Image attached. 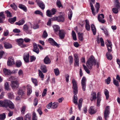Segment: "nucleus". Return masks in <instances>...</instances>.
Here are the masks:
<instances>
[{
  "instance_id": "1",
  "label": "nucleus",
  "mask_w": 120,
  "mask_h": 120,
  "mask_svg": "<svg viewBox=\"0 0 120 120\" xmlns=\"http://www.w3.org/2000/svg\"><path fill=\"white\" fill-rule=\"evenodd\" d=\"M106 45L108 52H107L106 56L107 59L109 60H111L112 58V56L110 53L112 51V44L111 42L108 40H107L106 43Z\"/></svg>"
},
{
  "instance_id": "2",
  "label": "nucleus",
  "mask_w": 120,
  "mask_h": 120,
  "mask_svg": "<svg viewBox=\"0 0 120 120\" xmlns=\"http://www.w3.org/2000/svg\"><path fill=\"white\" fill-rule=\"evenodd\" d=\"M86 65L90 69H92L93 65H96V62L95 58L92 56H91L86 62Z\"/></svg>"
},
{
  "instance_id": "3",
  "label": "nucleus",
  "mask_w": 120,
  "mask_h": 120,
  "mask_svg": "<svg viewBox=\"0 0 120 120\" xmlns=\"http://www.w3.org/2000/svg\"><path fill=\"white\" fill-rule=\"evenodd\" d=\"M32 25L31 23L29 22L24 24L23 26V30L26 33L29 34H31Z\"/></svg>"
},
{
  "instance_id": "4",
  "label": "nucleus",
  "mask_w": 120,
  "mask_h": 120,
  "mask_svg": "<svg viewBox=\"0 0 120 120\" xmlns=\"http://www.w3.org/2000/svg\"><path fill=\"white\" fill-rule=\"evenodd\" d=\"M72 83L73 85L72 88L73 90V92L77 93L78 91V86L77 81L74 79H72Z\"/></svg>"
},
{
  "instance_id": "5",
  "label": "nucleus",
  "mask_w": 120,
  "mask_h": 120,
  "mask_svg": "<svg viewBox=\"0 0 120 120\" xmlns=\"http://www.w3.org/2000/svg\"><path fill=\"white\" fill-rule=\"evenodd\" d=\"M110 107L109 106H106L104 112V117L106 120L109 117V115L110 113Z\"/></svg>"
},
{
  "instance_id": "6",
  "label": "nucleus",
  "mask_w": 120,
  "mask_h": 120,
  "mask_svg": "<svg viewBox=\"0 0 120 120\" xmlns=\"http://www.w3.org/2000/svg\"><path fill=\"white\" fill-rule=\"evenodd\" d=\"M86 79L85 77H83L81 80V84L82 90L83 91L86 90Z\"/></svg>"
},
{
  "instance_id": "7",
  "label": "nucleus",
  "mask_w": 120,
  "mask_h": 120,
  "mask_svg": "<svg viewBox=\"0 0 120 120\" xmlns=\"http://www.w3.org/2000/svg\"><path fill=\"white\" fill-rule=\"evenodd\" d=\"M11 85L12 89L14 90L18 88L19 86V83L17 80L11 81Z\"/></svg>"
},
{
  "instance_id": "8",
  "label": "nucleus",
  "mask_w": 120,
  "mask_h": 120,
  "mask_svg": "<svg viewBox=\"0 0 120 120\" xmlns=\"http://www.w3.org/2000/svg\"><path fill=\"white\" fill-rule=\"evenodd\" d=\"M56 11V9L54 8H52L50 11L48 10L46 12L47 15L49 17H51L52 15L55 14Z\"/></svg>"
},
{
  "instance_id": "9",
  "label": "nucleus",
  "mask_w": 120,
  "mask_h": 120,
  "mask_svg": "<svg viewBox=\"0 0 120 120\" xmlns=\"http://www.w3.org/2000/svg\"><path fill=\"white\" fill-rule=\"evenodd\" d=\"M9 100H4V101H0V106L7 108L8 107V103L9 102Z\"/></svg>"
},
{
  "instance_id": "10",
  "label": "nucleus",
  "mask_w": 120,
  "mask_h": 120,
  "mask_svg": "<svg viewBox=\"0 0 120 120\" xmlns=\"http://www.w3.org/2000/svg\"><path fill=\"white\" fill-rule=\"evenodd\" d=\"M16 41L18 43V45L22 48L25 47L26 45L23 44L24 41L22 38H19L17 39Z\"/></svg>"
},
{
  "instance_id": "11",
  "label": "nucleus",
  "mask_w": 120,
  "mask_h": 120,
  "mask_svg": "<svg viewBox=\"0 0 120 120\" xmlns=\"http://www.w3.org/2000/svg\"><path fill=\"white\" fill-rule=\"evenodd\" d=\"M104 18V16L103 14H101L99 15L98 16V21L102 23H104L105 21L103 19Z\"/></svg>"
},
{
  "instance_id": "12",
  "label": "nucleus",
  "mask_w": 120,
  "mask_h": 120,
  "mask_svg": "<svg viewBox=\"0 0 120 120\" xmlns=\"http://www.w3.org/2000/svg\"><path fill=\"white\" fill-rule=\"evenodd\" d=\"M48 41L52 45L55 46L58 48L60 47L59 45L52 38H49L48 39Z\"/></svg>"
},
{
  "instance_id": "13",
  "label": "nucleus",
  "mask_w": 120,
  "mask_h": 120,
  "mask_svg": "<svg viewBox=\"0 0 120 120\" xmlns=\"http://www.w3.org/2000/svg\"><path fill=\"white\" fill-rule=\"evenodd\" d=\"M66 33L65 31L63 30H61L59 31V35L61 39H63L65 37Z\"/></svg>"
},
{
  "instance_id": "14",
  "label": "nucleus",
  "mask_w": 120,
  "mask_h": 120,
  "mask_svg": "<svg viewBox=\"0 0 120 120\" xmlns=\"http://www.w3.org/2000/svg\"><path fill=\"white\" fill-rule=\"evenodd\" d=\"M101 95L100 93L98 92L97 94V106L99 107L100 106V102L101 101Z\"/></svg>"
},
{
  "instance_id": "15",
  "label": "nucleus",
  "mask_w": 120,
  "mask_h": 120,
  "mask_svg": "<svg viewBox=\"0 0 120 120\" xmlns=\"http://www.w3.org/2000/svg\"><path fill=\"white\" fill-rule=\"evenodd\" d=\"M14 61L13 58L11 57H9L7 62V64L8 66H11L14 64Z\"/></svg>"
},
{
  "instance_id": "16",
  "label": "nucleus",
  "mask_w": 120,
  "mask_h": 120,
  "mask_svg": "<svg viewBox=\"0 0 120 120\" xmlns=\"http://www.w3.org/2000/svg\"><path fill=\"white\" fill-rule=\"evenodd\" d=\"M33 47L34 48L33 49V51L37 54H38L39 52V49L36 43H33Z\"/></svg>"
},
{
  "instance_id": "17",
  "label": "nucleus",
  "mask_w": 120,
  "mask_h": 120,
  "mask_svg": "<svg viewBox=\"0 0 120 120\" xmlns=\"http://www.w3.org/2000/svg\"><path fill=\"white\" fill-rule=\"evenodd\" d=\"M29 55L28 53H24L23 55V59L24 61L26 63H28L29 62Z\"/></svg>"
},
{
  "instance_id": "18",
  "label": "nucleus",
  "mask_w": 120,
  "mask_h": 120,
  "mask_svg": "<svg viewBox=\"0 0 120 120\" xmlns=\"http://www.w3.org/2000/svg\"><path fill=\"white\" fill-rule=\"evenodd\" d=\"M88 112L90 114H92L95 113L96 111L93 106H91L89 109Z\"/></svg>"
},
{
  "instance_id": "19",
  "label": "nucleus",
  "mask_w": 120,
  "mask_h": 120,
  "mask_svg": "<svg viewBox=\"0 0 120 120\" xmlns=\"http://www.w3.org/2000/svg\"><path fill=\"white\" fill-rule=\"evenodd\" d=\"M4 47L6 49H10L12 47V46L10 43L8 42H5L4 43Z\"/></svg>"
},
{
  "instance_id": "20",
  "label": "nucleus",
  "mask_w": 120,
  "mask_h": 120,
  "mask_svg": "<svg viewBox=\"0 0 120 120\" xmlns=\"http://www.w3.org/2000/svg\"><path fill=\"white\" fill-rule=\"evenodd\" d=\"M75 93L74 92V95L73 97V101L74 103L76 105H77L78 104L77 101L78 98L77 96L76 95V94H78V91H77V93Z\"/></svg>"
},
{
  "instance_id": "21",
  "label": "nucleus",
  "mask_w": 120,
  "mask_h": 120,
  "mask_svg": "<svg viewBox=\"0 0 120 120\" xmlns=\"http://www.w3.org/2000/svg\"><path fill=\"white\" fill-rule=\"evenodd\" d=\"M44 62L45 64H48L50 63L51 61L48 56H47L44 58Z\"/></svg>"
},
{
  "instance_id": "22",
  "label": "nucleus",
  "mask_w": 120,
  "mask_h": 120,
  "mask_svg": "<svg viewBox=\"0 0 120 120\" xmlns=\"http://www.w3.org/2000/svg\"><path fill=\"white\" fill-rule=\"evenodd\" d=\"M3 71L4 74L6 75H10L12 73L10 70L6 68L4 69Z\"/></svg>"
},
{
  "instance_id": "23",
  "label": "nucleus",
  "mask_w": 120,
  "mask_h": 120,
  "mask_svg": "<svg viewBox=\"0 0 120 120\" xmlns=\"http://www.w3.org/2000/svg\"><path fill=\"white\" fill-rule=\"evenodd\" d=\"M38 6L41 9L43 10L45 8V5L43 2L41 1H38L37 3Z\"/></svg>"
},
{
  "instance_id": "24",
  "label": "nucleus",
  "mask_w": 120,
  "mask_h": 120,
  "mask_svg": "<svg viewBox=\"0 0 120 120\" xmlns=\"http://www.w3.org/2000/svg\"><path fill=\"white\" fill-rule=\"evenodd\" d=\"M27 94L28 95H30L32 92V87L30 85H28L27 86Z\"/></svg>"
},
{
  "instance_id": "25",
  "label": "nucleus",
  "mask_w": 120,
  "mask_h": 120,
  "mask_svg": "<svg viewBox=\"0 0 120 120\" xmlns=\"http://www.w3.org/2000/svg\"><path fill=\"white\" fill-rule=\"evenodd\" d=\"M100 41L101 43V46H104V44L103 39L102 38H101L100 39L98 38L97 39V41L98 43H100Z\"/></svg>"
},
{
  "instance_id": "26",
  "label": "nucleus",
  "mask_w": 120,
  "mask_h": 120,
  "mask_svg": "<svg viewBox=\"0 0 120 120\" xmlns=\"http://www.w3.org/2000/svg\"><path fill=\"white\" fill-rule=\"evenodd\" d=\"M85 27L87 31H89L90 30V28L89 24V21L87 19H86L85 20Z\"/></svg>"
},
{
  "instance_id": "27",
  "label": "nucleus",
  "mask_w": 120,
  "mask_h": 120,
  "mask_svg": "<svg viewBox=\"0 0 120 120\" xmlns=\"http://www.w3.org/2000/svg\"><path fill=\"white\" fill-rule=\"evenodd\" d=\"M5 18V17L4 14V12H0V23L2 22Z\"/></svg>"
},
{
  "instance_id": "28",
  "label": "nucleus",
  "mask_w": 120,
  "mask_h": 120,
  "mask_svg": "<svg viewBox=\"0 0 120 120\" xmlns=\"http://www.w3.org/2000/svg\"><path fill=\"white\" fill-rule=\"evenodd\" d=\"M18 7L19 8L22 9L24 11L26 12L27 11V8L25 5L22 4H20L19 5Z\"/></svg>"
},
{
  "instance_id": "29",
  "label": "nucleus",
  "mask_w": 120,
  "mask_h": 120,
  "mask_svg": "<svg viewBox=\"0 0 120 120\" xmlns=\"http://www.w3.org/2000/svg\"><path fill=\"white\" fill-rule=\"evenodd\" d=\"M25 22V21L22 19L19 21L18 22H16L15 23V24L16 25L20 26L23 25Z\"/></svg>"
},
{
  "instance_id": "30",
  "label": "nucleus",
  "mask_w": 120,
  "mask_h": 120,
  "mask_svg": "<svg viewBox=\"0 0 120 120\" xmlns=\"http://www.w3.org/2000/svg\"><path fill=\"white\" fill-rule=\"evenodd\" d=\"M41 69L44 73H45L47 71V68L45 65H42L41 66Z\"/></svg>"
},
{
  "instance_id": "31",
  "label": "nucleus",
  "mask_w": 120,
  "mask_h": 120,
  "mask_svg": "<svg viewBox=\"0 0 120 120\" xmlns=\"http://www.w3.org/2000/svg\"><path fill=\"white\" fill-rule=\"evenodd\" d=\"M92 97L90 98L91 101H93V100H95L96 98V94L95 92H92L91 94Z\"/></svg>"
},
{
  "instance_id": "32",
  "label": "nucleus",
  "mask_w": 120,
  "mask_h": 120,
  "mask_svg": "<svg viewBox=\"0 0 120 120\" xmlns=\"http://www.w3.org/2000/svg\"><path fill=\"white\" fill-rule=\"evenodd\" d=\"M91 28L93 34L94 35H95L96 33V30L94 25L93 24H92Z\"/></svg>"
},
{
  "instance_id": "33",
  "label": "nucleus",
  "mask_w": 120,
  "mask_h": 120,
  "mask_svg": "<svg viewBox=\"0 0 120 120\" xmlns=\"http://www.w3.org/2000/svg\"><path fill=\"white\" fill-rule=\"evenodd\" d=\"M9 102L8 103V107L11 109H13L15 107L14 104L10 100H9Z\"/></svg>"
},
{
  "instance_id": "34",
  "label": "nucleus",
  "mask_w": 120,
  "mask_h": 120,
  "mask_svg": "<svg viewBox=\"0 0 120 120\" xmlns=\"http://www.w3.org/2000/svg\"><path fill=\"white\" fill-rule=\"evenodd\" d=\"M59 105V103L58 102H55L52 103V108L55 109L58 107Z\"/></svg>"
},
{
  "instance_id": "35",
  "label": "nucleus",
  "mask_w": 120,
  "mask_h": 120,
  "mask_svg": "<svg viewBox=\"0 0 120 120\" xmlns=\"http://www.w3.org/2000/svg\"><path fill=\"white\" fill-rule=\"evenodd\" d=\"M53 28L54 31L55 32L60 30V27L58 25H54L53 26Z\"/></svg>"
},
{
  "instance_id": "36",
  "label": "nucleus",
  "mask_w": 120,
  "mask_h": 120,
  "mask_svg": "<svg viewBox=\"0 0 120 120\" xmlns=\"http://www.w3.org/2000/svg\"><path fill=\"white\" fill-rule=\"evenodd\" d=\"M16 20V17H14L13 18L9 19H8L9 22L11 24H13L15 21Z\"/></svg>"
},
{
  "instance_id": "37",
  "label": "nucleus",
  "mask_w": 120,
  "mask_h": 120,
  "mask_svg": "<svg viewBox=\"0 0 120 120\" xmlns=\"http://www.w3.org/2000/svg\"><path fill=\"white\" fill-rule=\"evenodd\" d=\"M31 115L30 114L28 113L25 116L24 120H31Z\"/></svg>"
},
{
  "instance_id": "38",
  "label": "nucleus",
  "mask_w": 120,
  "mask_h": 120,
  "mask_svg": "<svg viewBox=\"0 0 120 120\" xmlns=\"http://www.w3.org/2000/svg\"><path fill=\"white\" fill-rule=\"evenodd\" d=\"M64 21V18L63 16L60 15L58 16V22H63Z\"/></svg>"
},
{
  "instance_id": "39",
  "label": "nucleus",
  "mask_w": 120,
  "mask_h": 120,
  "mask_svg": "<svg viewBox=\"0 0 120 120\" xmlns=\"http://www.w3.org/2000/svg\"><path fill=\"white\" fill-rule=\"evenodd\" d=\"M38 71L39 76L41 78L42 80H43L44 76L43 74L42 73V72L39 69Z\"/></svg>"
},
{
  "instance_id": "40",
  "label": "nucleus",
  "mask_w": 120,
  "mask_h": 120,
  "mask_svg": "<svg viewBox=\"0 0 120 120\" xmlns=\"http://www.w3.org/2000/svg\"><path fill=\"white\" fill-rule=\"evenodd\" d=\"M38 117L35 112H33L32 120H37Z\"/></svg>"
},
{
  "instance_id": "41",
  "label": "nucleus",
  "mask_w": 120,
  "mask_h": 120,
  "mask_svg": "<svg viewBox=\"0 0 120 120\" xmlns=\"http://www.w3.org/2000/svg\"><path fill=\"white\" fill-rule=\"evenodd\" d=\"M31 80L32 82L35 85V86H37L38 85V82L37 79L35 78H32Z\"/></svg>"
},
{
  "instance_id": "42",
  "label": "nucleus",
  "mask_w": 120,
  "mask_h": 120,
  "mask_svg": "<svg viewBox=\"0 0 120 120\" xmlns=\"http://www.w3.org/2000/svg\"><path fill=\"white\" fill-rule=\"evenodd\" d=\"M90 4L91 7V9L92 11V14L94 15H95V14L94 11V7L93 6L92 3L91 2L90 3Z\"/></svg>"
},
{
  "instance_id": "43",
  "label": "nucleus",
  "mask_w": 120,
  "mask_h": 120,
  "mask_svg": "<svg viewBox=\"0 0 120 120\" xmlns=\"http://www.w3.org/2000/svg\"><path fill=\"white\" fill-rule=\"evenodd\" d=\"M8 95L9 98L10 99H13L14 98L12 92H11L8 93Z\"/></svg>"
},
{
  "instance_id": "44",
  "label": "nucleus",
  "mask_w": 120,
  "mask_h": 120,
  "mask_svg": "<svg viewBox=\"0 0 120 120\" xmlns=\"http://www.w3.org/2000/svg\"><path fill=\"white\" fill-rule=\"evenodd\" d=\"M78 38L79 40L80 41H82L84 39L83 37V34L82 33H79Z\"/></svg>"
},
{
  "instance_id": "45",
  "label": "nucleus",
  "mask_w": 120,
  "mask_h": 120,
  "mask_svg": "<svg viewBox=\"0 0 120 120\" xmlns=\"http://www.w3.org/2000/svg\"><path fill=\"white\" fill-rule=\"evenodd\" d=\"M105 94L106 96V99H108L109 97V91L106 89H105L104 91Z\"/></svg>"
},
{
  "instance_id": "46",
  "label": "nucleus",
  "mask_w": 120,
  "mask_h": 120,
  "mask_svg": "<svg viewBox=\"0 0 120 120\" xmlns=\"http://www.w3.org/2000/svg\"><path fill=\"white\" fill-rule=\"evenodd\" d=\"M116 7L118 9L120 8V3L119 2L118 0H116L115 1Z\"/></svg>"
},
{
  "instance_id": "47",
  "label": "nucleus",
  "mask_w": 120,
  "mask_h": 120,
  "mask_svg": "<svg viewBox=\"0 0 120 120\" xmlns=\"http://www.w3.org/2000/svg\"><path fill=\"white\" fill-rule=\"evenodd\" d=\"M71 35L73 40H76V34L75 32L73 30L72 31Z\"/></svg>"
},
{
  "instance_id": "48",
  "label": "nucleus",
  "mask_w": 120,
  "mask_h": 120,
  "mask_svg": "<svg viewBox=\"0 0 120 120\" xmlns=\"http://www.w3.org/2000/svg\"><path fill=\"white\" fill-rule=\"evenodd\" d=\"M54 71L56 76H58L60 74V72L58 68L54 69Z\"/></svg>"
},
{
  "instance_id": "49",
  "label": "nucleus",
  "mask_w": 120,
  "mask_h": 120,
  "mask_svg": "<svg viewBox=\"0 0 120 120\" xmlns=\"http://www.w3.org/2000/svg\"><path fill=\"white\" fill-rule=\"evenodd\" d=\"M5 89L8 91H9L10 89L9 88V85L8 83L6 82L5 84Z\"/></svg>"
},
{
  "instance_id": "50",
  "label": "nucleus",
  "mask_w": 120,
  "mask_h": 120,
  "mask_svg": "<svg viewBox=\"0 0 120 120\" xmlns=\"http://www.w3.org/2000/svg\"><path fill=\"white\" fill-rule=\"evenodd\" d=\"M5 117L6 115L4 113H3L0 115V120H4Z\"/></svg>"
},
{
  "instance_id": "51",
  "label": "nucleus",
  "mask_w": 120,
  "mask_h": 120,
  "mask_svg": "<svg viewBox=\"0 0 120 120\" xmlns=\"http://www.w3.org/2000/svg\"><path fill=\"white\" fill-rule=\"evenodd\" d=\"M48 36V34L45 30H44L43 32V34L42 35V37L44 38H46Z\"/></svg>"
},
{
  "instance_id": "52",
  "label": "nucleus",
  "mask_w": 120,
  "mask_h": 120,
  "mask_svg": "<svg viewBox=\"0 0 120 120\" xmlns=\"http://www.w3.org/2000/svg\"><path fill=\"white\" fill-rule=\"evenodd\" d=\"M83 66L84 69L87 73L88 74H89L90 73V71L89 69L87 68L86 67L84 64H83Z\"/></svg>"
},
{
  "instance_id": "53",
  "label": "nucleus",
  "mask_w": 120,
  "mask_h": 120,
  "mask_svg": "<svg viewBox=\"0 0 120 120\" xmlns=\"http://www.w3.org/2000/svg\"><path fill=\"white\" fill-rule=\"evenodd\" d=\"M18 94L19 95H21V96L22 97V98H23V96L25 94L23 91L20 90H19V91Z\"/></svg>"
},
{
  "instance_id": "54",
  "label": "nucleus",
  "mask_w": 120,
  "mask_h": 120,
  "mask_svg": "<svg viewBox=\"0 0 120 120\" xmlns=\"http://www.w3.org/2000/svg\"><path fill=\"white\" fill-rule=\"evenodd\" d=\"M72 15V11L71 10L69 11V12H68V17L70 20L71 19Z\"/></svg>"
},
{
  "instance_id": "55",
  "label": "nucleus",
  "mask_w": 120,
  "mask_h": 120,
  "mask_svg": "<svg viewBox=\"0 0 120 120\" xmlns=\"http://www.w3.org/2000/svg\"><path fill=\"white\" fill-rule=\"evenodd\" d=\"M95 7L96 8V12L97 13L99 11L100 8L99 4L98 3H96V4L95 5Z\"/></svg>"
},
{
  "instance_id": "56",
  "label": "nucleus",
  "mask_w": 120,
  "mask_h": 120,
  "mask_svg": "<svg viewBox=\"0 0 120 120\" xmlns=\"http://www.w3.org/2000/svg\"><path fill=\"white\" fill-rule=\"evenodd\" d=\"M10 6L13 9H14L15 10H16L17 7L15 3H13L11 4L10 5Z\"/></svg>"
},
{
  "instance_id": "57",
  "label": "nucleus",
  "mask_w": 120,
  "mask_h": 120,
  "mask_svg": "<svg viewBox=\"0 0 120 120\" xmlns=\"http://www.w3.org/2000/svg\"><path fill=\"white\" fill-rule=\"evenodd\" d=\"M34 13L36 15L39 14L42 16L43 15L42 13L39 10L35 11L34 12Z\"/></svg>"
},
{
  "instance_id": "58",
  "label": "nucleus",
  "mask_w": 120,
  "mask_h": 120,
  "mask_svg": "<svg viewBox=\"0 0 120 120\" xmlns=\"http://www.w3.org/2000/svg\"><path fill=\"white\" fill-rule=\"evenodd\" d=\"M56 4L57 6L59 8H60V7H62V5L60 2L59 0H57L56 2Z\"/></svg>"
},
{
  "instance_id": "59",
  "label": "nucleus",
  "mask_w": 120,
  "mask_h": 120,
  "mask_svg": "<svg viewBox=\"0 0 120 120\" xmlns=\"http://www.w3.org/2000/svg\"><path fill=\"white\" fill-rule=\"evenodd\" d=\"M74 61H79V57L77 54H74Z\"/></svg>"
},
{
  "instance_id": "60",
  "label": "nucleus",
  "mask_w": 120,
  "mask_h": 120,
  "mask_svg": "<svg viewBox=\"0 0 120 120\" xmlns=\"http://www.w3.org/2000/svg\"><path fill=\"white\" fill-rule=\"evenodd\" d=\"M69 63L70 65L72 64L73 61V57L71 56H70L69 57Z\"/></svg>"
},
{
  "instance_id": "61",
  "label": "nucleus",
  "mask_w": 120,
  "mask_h": 120,
  "mask_svg": "<svg viewBox=\"0 0 120 120\" xmlns=\"http://www.w3.org/2000/svg\"><path fill=\"white\" fill-rule=\"evenodd\" d=\"M22 64V63L20 61H18L16 62V66L17 67H20Z\"/></svg>"
},
{
  "instance_id": "62",
  "label": "nucleus",
  "mask_w": 120,
  "mask_h": 120,
  "mask_svg": "<svg viewBox=\"0 0 120 120\" xmlns=\"http://www.w3.org/2000/svg\"><path fill=\"white\" fill-rule=\"evenodd\" d=\"M47 91V89L45 88L44 89L43 93L42 94V96L43 97L45 96L46 94Z\"/></svg>"
},
{
  "instance_id": "63",
  "label": "nucleus",
  "mask_w": 120,
  "mask_h": 120,
  "mask_svg": "<svg viewBox=\"0 0 120 120\" xmlns=\"http://www.w3.org/2000/svg\"><path fill=\"white\" fill-rule=\"evenodd\" d=\"M118 9L116 8H112V11L114 13L116 14L118 12Z\"/></svg>"
},
{
  "instance_id": "64",
  "label": "nucleus",
  "mask_w": 120,
  "mask_h": 120,
  "mask_svg": "<svg viewBox=\"0 0 120 120\" xmlns=\"http://www.w3.org/2000/svg\"><path fill=\"white\" fill-rule=\"evenodd\" d=\"M113 83L114 85L116 86H119V84L118 82L115 79H114L113 78Z\"/></svg>"
}]
</instances>
